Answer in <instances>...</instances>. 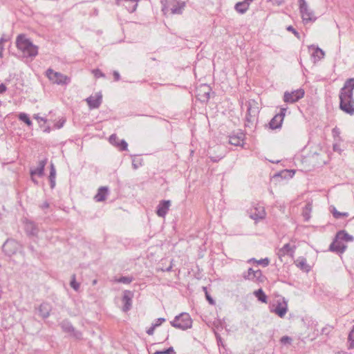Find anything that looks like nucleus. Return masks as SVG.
I'll return each instance as SVG.
<instances>
[{
    "instance_id": "1",
    "label": "nucleus",
    "mask_w": 354,
    "mask_h": 354,
    "mask_svg": "<svg viewBox=\"0 0 354 354\" xmlns=\"http://www.w3.org/2000/svg\"><path fill=\"white\" fill-rule=\"evenodd\" d=\"M354 77L348 79L339 91V108L351 115H354Z\"/></svg>"
},
{
    "instance_id": "2",
    "label": "nucleus",
    "mask_w": 354,
    "mask_h": 354,
    "mask_svg": "<svg viewBox=\"0 0 354 354\" xmlns=\"http://www.w3.org/2000/svg\"><path fill=\"white\" fill-rule=\"evenodd\" d=\"M247 113L245 115V127H251L257 120L259 113L258 103L254 100H250L246 102Z\"/></svg>"
},
{
    "instance_id": "3",
    "label": "nucleus",
    "mask_w": 354,
    "mask_h": 354,
    "mask_svg": "<svg viewBox=\"0 0 354 354\" xmlns=\"http://www.w3.org/2000/svg\"><path fill=\"white\" fill-rule=\"evenodd\" d=\"M171 325L178 329L185 330L192 326V319L187 313H182L170 322Z\"/></svg>"
},
{
    "instance_id": "4",
    "label": "nucleus",
    "mask_w": 354,
    "mask_h": 354,
    "mask_svg": "<svg viewBox=\"0 0 354 354\" xmlns=\"http://www.w3.org/2000/svg\"><path fill=\"white\" fill-rule=\"evenodd\" d=\"M38 55V46L33 44L30 39L24 37V59L32 61Z\"/></svg>"
},
{
    "instance_id": "5",
    "label": "nucleus",
    "mask_w": 354,
    "mask_h": 354,
    "mask_svg": "<svg viewBox=\"0 0 354 354\" xmlns=\"http://www.w3.org/2000/svg\"><path fill=\"white\" fill-rule=\"evenodd\" d=\"M299 5L302 20L305 24L316 20L313 11L309 8L306 0H299Z\"/></svg>"
},
{
    "instance_id": "6",
    "label": "nucleus",
    "mask_w": 354,
    "mask_h": 354,
    "mask_svg": "<svg viewBox=\"0 0 354 354\" xmlns=\"http://www.w3.org/2000/svg\"><path fill=\"white\" fill-rule=\"evenodd\" d=\"M46 75L51 82L57 84H66L69 82V79L66 75L55 72L51 68L46 71Z\"/></svg>"
},
{
    "instance_id": "7",
    "label": "nucleus",
    "mask_w": 354,
    "mask_h": 354,
    "mask_svg": "<svg viewBox=\"0 0 354 354\" xmlns=\"http://www.w3.org/2000/svg\"><path fill=\"white\" fill-rule=\"evenodd\" d=\"M270 311L280 317H283L288 311L287 301L284 298L278 299L276 304H272L270 307Z\"/></svg>"
},
{
    "instance_id": "8",
    "label": "nucleus",
    "mask_w": 354,
    "mask_h": 354,
    "mask_svg": "<svg viewBox=\"0 0 354 354\" xmlns=\"http://www.w3.org/2000/svg\"><path fill=\"white\" fill-rule=\"evenodd\" d=\"M167 6H164L162 8V11L166 12L168 10L169 6H171L170 10L171 12L173 15H180L182 14L183 10L185 6V3L184 2L176 1V0H166Z\"/></svg>"
},
{
    "instance_id": "9",
    "label": "nucleus",
    "mask_w": 354,
    "mask_h": 354,
    "mask_svg": "<svg viewBox=\"0 0 354 354\" xmlns=\"http://www.w3.org/2000/svg\"><path fill=\"white\" fill-rule=\"evenodd\" d=\"M59 325L64 332L68 333L71 336L75 337V339H82V333L80 331L77 330L68 320H63L59 324Z\"/></svg>"
},
{
    "instance_id": "10",
    "label": "nucleus",
    "mask_w": 354,
    "mask_h": 354,
    "mask_svg": "<svg viewBox=\"0 0 354 354\" xmlns=\"http://www.w3.org/2000/svg\"><path fill=\"white\" fill-rule=\"evenodd\" d=\"M243 277L246 280L256 282H263L265 279V277L263 275L261 270H254L252 268H250L247 272L243 274Z\"/></svg>"
},
{
    "instance_id": "11",
    "label": "nucleus",
    "mask_w": 354,
    "mask_h": 354,
    "mask_svg": "<svg viewBox=\"0 0 354 354\" xmlns=\"http://www.w3.org/2000/svg\"><path fill=\"white\" fill-rule=\"evenodd\" d=\"M20 244L14 239H8L2 246L3 252L8 256L15 254L20 248Z\"/></svg>"
},
{
    "instance_id": "12",
    "label": "nucleus",
    "mask_w": 354,
    "mask_h": 354,
    "mask_svg": "<svg viewBox=\"0 0 354 354\" xmlns=\"http://www.w3.org/2000/svg\"><path fill=\"white\" fill-rule=\"evenodd\" d=\"M304 96V91L301 88L293 91L292 92H285L283 100L287 103H294L301 99Z\"/></svg>"
},
{
    "instance_id": "13",
    "label": "nucleus",
    "mask_w": 354,
    "mask_h": 354,
    "mask_svg": "<svg viewBox=\"0 0 354 354\" xmlns=\"http://www.w3.org/2000/svg\"><path fill=\"white\" fill-rule=\"evenodd\" d=\"M286 108H281L280 113L275 115L269 122L270 128L272 129H276L281 128L282 122L283 121L284 116L286 112Z\"/></svg>"
},
{
    "instance_id": "14",
    "label": "nucleus",
    "mask_w": 354,
    "mask_h": 354,
    "mask_svg": "<svg viewBox=\"0 0 354 354\" xmlns=\"http://www.w3.org/2000/svg\"><path fill=\"white\" fill-rule=\"evenodd\" d=\"M24 229L28 237L31 239H35L37 237L39 229L34 222L29 221H26V222L24 221Z\"/></svg>"
},
{
    "instance_id": "15",
    "label": "nucleus",
    "mask_w": 354,
    "mask_h": 354,
    "mask_svg": "<svg viewBox=\"0 0 354 354\" xmlns=\"http://www.w3.org/2000/svg\"><path fill=\"white\" fill-rule=\"evenodd\" d=\"M266 216L264 207L259 204L254 205L250 209V218L253 220L263 219Z\"/></svg>"
},
{
    "instance_id": "16",
    "label": "nucleus",
    "mask_w": 354,
    "mask_h": 354,
    "mask_svg": "<svg viewBox=\"0 0 354 354\" xmlns=\"http://www.w3.org/2000/svg\"><path fill=\"white\" fill-rule=\"evenodd\" d=\"M346 248V245L339 239H337V235H335V239L329 246V251L338 254H342L344 252Z\"/></svg>"
},
{
    "instance_id": "17",
    "label": "nucleus",
    "mask_w": 354,
    "mask_h": 354,
    "mask_svg": "<svg viewBox=\"0 0 354 354\" xmlns=\"http://www.w3.org/2000/svg\"><path fill=\"white\" fill-rule=\"evenodd\" d=\"M171 205L169 200H162L160 201L156 208V214L158 216L164 218L169 211Z\"/></svg>"
},
{
    "instance_id": "18",
    "label": "nucleus",
    "mask_w": 354,
    "mask_h": 354,
    "mask_svg": "<svg viewBox=\"0 0 354 354\" xmlns=\"http://www.w3.org/2000/svg\"><path fill=\"white\" fill-rule=\"evenodd\" d=\"M295 246L292 247L290 243L285 244L281 248H280L277 254L280 260L282 261V257L286 255H289L293 257L295 253Z\"/></svg>"
},
{
    "instance_id": "19",
    "label": "nucleus",
    "mask_w": 354,
    "mask_h": 354,
    "mask_svg": "<svg viewBox=\"0 0 354 354\" xmlns=\"http://www.w3.org/2000/svg\"><path fill=\"white\" fill-rule=\"evenodd\" d=\"M139 0H116L118 6H124L129 12H133L138 6Z\"/></svg>"
},
{
    "instance_id": "20",
    "label": "nucleus",
    "mask_w": 354,
    "mask_h": 354,
    "mask_svg": "<svg viewBox=\"0 0 354 354\" xmlns=\"http://www.w3.org/2000/svg\"><path fill=\"white\" fill-rule=\"evenodd\" d=\"M133 297V294L130 290H125L122 297V310L124 312L129 311L131 308L132 304V298Z\"/></svg>"
},
{
    "instance_id": "21",
    "label": "nucleus",
    "mask_w": 354,
    "mask_h": 354,
    "mask_svg": "<svg viewBox=\"0 0 354 354\" xmlns=\"http://www.w3.org/2000/svg\"><path fill=\"white\" fill-rule=\"evenodd\" d=\"M109 142L113 145L118 147L120 151L127 150V142L124 140H119L115 134H112L109 137Z\"/></svg>"
},
{
    "instance_id": "22",
    "label": "nucleus",
    "mask_w": 354,
    "mask_h": 354,
    "mask_svg": "<svg viewBox=\"0 0 354 354\" xmlns=\"http://www.w3.org/2000/svg\"><path fill=\"white\" fill-rule=\"evenodd\" d=\"M245 135L240 132L236 135H231L229 136V143L234 146H241L243 143Z\"/></svg>"
},
{
    "instance_id": "23",
    "label": "nucleus",
    "mask_w": 354,
    "mask_h": 354,
    "mask_svg": "<svg viewBox=\"0 0 354 354\" xmlns=\"http://www.w3.org/2000/svg\"><path fill=\"white\" fill-rule=\"evenodd\" d=\"M86 102L90 109H97L102 103V95L90 96L86 99Z\"/></svg>"
},
{
    "instance_id": "24",
    "label": "nucleus",
    "mask_w": 354,
    "mask_h": 354,
    "mask_svg": "<svg viewBox=\"0 0 354 354\" xmlns=\"http://www.w3.org/2000/svg\"><path fill=\"white\" fill-rule=\"evenodd\" d=\"M46 164V160H41L39 162L36 168L30 169V176H42L44 175V167Z\"/></svg>"
},
{
    "instance_id": "25",
    "label": "nucleus",
    "mask_w": 354,
    "mask_h": 354,
    "mask_svg": "<svg viewBox=\"0 0 354 354\" xmlns=\"http://www.w3.org/2000/svg\"><path fill=\"white\" fill-rule=\"evenodd\" d=\"M38 310H39V315L42 318L45 319L49 316L50 312L51 310V307H50V304L48 303H42L39 306Z\"/></svg>"
},
{
    "instance_id": "26",
    "label": "nucleus",
    "mask_w": 354,
    "mask_h": 354,
    "mask_svg": "<svg viewBox=\"0 0 354 354\" xmlns=\"http://www.w3.org/2000/svg\"><path fill=\"white\" fill-rule=\"evenodd\" d=\"M109 194V189L107 187H101L99 188L97 194L95 196V199L97 202H102L105 201Z\"/></svg>"
},
{
    "instance_id": "27",
    "label": "nucleus",
    "mask_w": 354,
    "mask_h": 354,
    "mask_svg": "<svg viewBox=\"0 0 354 354\" xmlns=\"http://www.w3.org/2000/svg\"><path fill=\"white\" fill-rule=\"evenodd\" d=\"M337 239H339L341 241L350 242L354 240L353 236L348 234L345 230H340L337 234Z\"/></svg>"
},
{
    "instance_id": "28",
    "label": "nucleus",
    "mask_w": 354,
    "mask_h": 354,
    "mask_svg": "<svg viewBox=\"0 0 354 354\" xmlns=\"http://www.w3.org/2000/svg\"><path fill=\"white\" fill-rule=\"evenodd\" d=\"M249 8V2L246 1H242V2H238L235 5V9L239 13H245Z\"/></svg>"
},
{
    "instance_id": "29",
    "label": "nucleus",
    "mask_w": 354,
    "mask_h": 354,
    "mask_svg": "<svg viewBox=\"0 0 354 354\" xmlns=\"http://www.w3.org/2000/svg\"><path fill=\"white\" fill-rule=\"evenodd\" d=\"M296 265L297 267H299L301 270L309 271L310 267L307 264L306 259L304 257L299 258L296 261Z\"/></svg>"
},
{
    "instance_id": "30",
    "label": "nucleus",
    "mask_w": 354,
    "mask_h": 354,
    "mask_svg": "<svg viewBox=\"0 0 354 354\" xmlns=\"http://www.w3.org/2000/svg\"><path fill=\"white\" fill-rule=\"evenodd\" d=\"M254 295L256 296V297L258 299L259 301L266 303L267 302V296L263 291L261 288L255 290L254 292Z\"/></svg>"
},
{
    "instance_id": "31",
    "label": "nucleus",
    "mask_w": 354,
    "mask_h": 354,
    "mask_svg": "<svg viewBox=\"0 0 354 354\" xmlns=\"http://www.w3.org/2000/svg\"><path fill=\"white\" fill-rule=\"evenodd\" d=\"M333 217L336 219H338L341 217H348V212H340L336 209L335 207H333L330 210Z\"/></svg>"
},
{
    "instance_id": "32",
    "label": "nucleus",
    "mask_w": 354,
    "mask_h": 354,
    "mask_svg": "<svg viewBox=\"0 0 354 354\" xmlns=\"http://www.w3.org/2000/svg\"><path fill=\"white\" fill-rule=\"evenodd\" d=\"M313 56L315 58H317L318 60H320L321 59H322L324 57V52L319 47H317L315 49L314 52L313 53Z\"/></svg>"
},
{
    "instance_id": "33",
    "label": "nucleus",
    "mask_w": 354,
    "mask_h": 354,
    "mask_svg": "<svg viewBox=\"0 0 354 354\" xmlns=\"http://www.w3.org/2000/svg\"><path fill=\"white\" fill-rule=\"evenodd\" d=\"M348 342H350L349 348H354V326L348 337Z\"/></svg>"
},
{
    "instance_id": "34",
    "label": "nucleus",
    "mask_w": 354,
    "mask_h": 354,
    "mask_svg": "<svg viewBox=\"0 0 354 354\" xmlns=\"http://www.w3.org/2000/svg\"><path fill=\"white\" fill-rule=\"evenodd\" d=\"M132 280L133 278L131 277H121L119 279H116V281L118 283L129 284L132 281Z\"/></svg>"
},
{
    "instance_id": "35",
    "label": "nucleus",
    "mask_w": 354,
    "mask_h": 354,
    "mask_svg": "<svg viewBox=\"0 0 354 354\" xmlns=\"http://www.w3.org/2000/svg\"><path fill=\"white\" fill-rule=\"evenodd\" d=\"M175 351L172 346L163 351H157L153 354H175Z\"/></svg>"
},
{
    "instance_id": "36",
    "label": "nucleus",
    "mask_w": 354,
    "mask_h": 354,
    "mask_svg": "<svg viewBox=\"0 0 354 354\" xmlns=\"http://www.w3.org/2000/svg\"><path fill=\"white\" fill-rule=\"evenodd\" d=\"M70 285L76 291L78 290L79 288H80V283H78L77 281H76V279H75V274H73L72 276V279H71V283H70Z\"/></svg>"
},
{
    "instance_id": "37",
    "label": "nucleus",
    "mask_w": 354,
    "mask_h": 354,
    "mask_svg": "<svg viewBox=\"0 0 354 354\" xmlns=\"http://www.w3.org/2000/svg\"><path fill=\"white\" fill-rule=\"evenodd\" d=\"M332 134L335 139L340 140V130L337 127H335L332 130Z\"/></svg>"
},
{
    "instance_id": "38",
    "label": "nucleus",
    "mask_w": 354,
    "mask_h": 354,
    "mask_svg": "<svg viewBox=\"0 0 354 354\" xmlns=\"http://www.w3.org/2000/svg\"><path fill=\"white\" fill-rule=\"evenodd\" d=\"M56 176V170L54 165L53 163L50 164V175L49 179H55Z\"/></svg>"
},
{
    "instance_id": "39",
    "label": "nucleus",
    "mask_w": 354,
    "mask_h": 354,
    "mask_svg": "<svg viewBox=\"0 0 354 354\" xmlns=\"http://www.w3.org/2000/svg\"><path fill=\"white\" fill-rule=\"evenodd\" d=\"M310 209H308V205L306 206L305 209L303 211V216L304 217L305 221H308L310 218Z\"/></svg>"
},
{
    "instance_id": "40",
    "label": "nucleus",
    "mask_w": 354,
    "mask_h": 354,
    "mask_svg": "<svg viewBox=\"0 0 354 354\" xmlns=\"http://www.w3.org/2000/svg\"><path fill=\"white\" fill-rule=\"evenodd\" d=\"M201 88L204 89V97L208 100L209 98L210 88L206 85L201 86Z\"/></svg>"
},
{
    "instance_id": "41",
    "label": "nucleus",
    "mask_w": 354,
    "mask_h": 354,
    "mask_svg": "<svg viewBox=\"0 0 354 354\" xmlns=\"http://www.w3.org/2000/svg\"><path fill=\"white\" fill-rule=\"evenodd\" d=\"M16 44L19 50H22V34H19L16 40Z\"/></svg>"
},
{
    "instance_id": "42",
    "label": "nucleus",
    "mask_w": 354,
    "mask_h": 354,
    "mask_svg": "<svg viewBox=\"0 0 354 354\" xmlns=\"http://www.w3.org/2000/svg\"><path fill=\"white\" fill-rule=\"evenodd\" d=\"M258 264L262 265L263 267H266L270 263V260L268 258L261 259L257 261Z\"/></svg>"
},
{
    "instance_id": "43",
    "label": "nucleus",
    "mask_w": 354,
    "mask_h": 354,
    "mask_svg": "<svg viewBox=\"0 0 354 354\" xmlns=\"http://www.w3.org/2000/svg\"><path fill=\"white\" fill-rule=\"evenodd\" d=\"M65 122L66 120L64 118H61L57 123L55 124V128L57 129H61L64 126Z\"/></svg>"
},
{
    "instance_id": "44",
    "label": "nucleus",
    "mask_w": 354,
    "mask_h": 354,
    "mask_svg": "<svg viewBox=\"0 0 354 354\" xmlns=\"http://www.w3.org/2000/svg\"><path fill=\"white\" fill-rule=\"evenodd\" d=\"M286 30L288 31L292 32V33H293L298 39L300 38L299 33L292 26H288Z\"/></svg>"
},
{
    "instance_id": "45",
    "label": "nucleus",
    "mask_w": 354,
    "mask_h": 354,
    "mask_svg": "<svg viewBox=\"0 0 354 354\" xmlns=\"http://www.w3.org/2000/svg\"><path fill=\"white\" fill-rule=\"evenodd\" d=\"M292 339L288 336H283L281 338V342L282 344H290Z\"/></svg>"
},
{
    "instance_id": "46",
    "label": "nucleus",
    "mask_w": 354,
    "mask_h": 354,
    "mask_svg": "<svg viewBox=\"0 0 354 354\" xmlns=\"http://www.w3.org/2000/svg\"><path fill=\"white\" fill-rule=\"evenodd\" d=\"M157 328L153 324H151V327L147 330V333L149 335H152L154 333V330Z\"/></svg>"
},
{
    "instance_id": "47",
    "label": "nucleus",
    "mask_w": 354,
    "mask_h": 354,
    "mask_svg": "<svg viewBox=\"0 0 354 354\" xmlns=\"http://www.w3.org/2000/svg\"><path fill=\"white\" fill-rule=\"evenodd\" d=\"M24 123H26L29 127L32 124L31 120L26 113H24Z\"/></svg>"
},
{
    "instance_id": "48",
    "label": "nucleus",
    "mask_w": 354,
    "mask_h": 354,
    "mask_svg": "<svg viewBox=\"0 0 354 354\" xmlns=\"http://www.w3.org/2000/svg\"><path fill=\"white\" fill-rule=\"evenodd\" d=\"M93 73L95 77H96L104 76V74L99 69L93 70Z\"/></svg>"
},
{
    "instance_id": "49",
    "label": "nucleus",
    "mask_w": 354,
    "mask_h": 354,
    "mask_svg": "<svg viewBox=\"0 0 354 354\" xmlns=\"http://www.w3.org/2000/svg\"><path fill=\"white\" fill-rule=\"evenodd\" d=\"M142 165L141 162L140 161H137L135 159H133L132 160V166L134 169H137L139 167Z\"/></svg>"
},
{
    "instance_id": "50",
    "label": "nucleus",
    "mask_w": 354,
    "mask_h": 354,
    "mask_svg": "<svg viewBox=\"0 0 354 354\" xmlns=\"http://www.w3.org/2000/svg\"><path fill=\"white\" fill-rule=\"evenodd\" d=\"M165 322V318H162V317H160V318H158L156 320V322L153 323V324L158 327L159 326H160L163 322Z\"/></svg>"
},
{
    "instance_id": "51",
    "label": "nucleus",
    "mask_w": 354,
    "mask_h": 354,
    "mask_svg": "<svg viewBox=\"0 0 354 354\" xmlns=\"http://www.w3.org/2000/svg\"><path fill=\"white\" fill-rule=\"evenodd\" d=\"M205 297L210 304L214 305L215 304L214 300L212 299V297L209 295L207 292H206Z\"/></svg>"
},
{
    "instance_id": "52",
    "label": "nucleus",
    "mask_w": 354,
    "mask_h": 354,
    "mask_svg": "<svg viewBox=\"0 0 354 354\" xmlns=\"http://www.w3.org/2000/svg\"><path fill=\"white\" fill-rule=\"evenodd\" d=\"M113 75L115 81H119L120 80V73L117 71H113Z\"/></svg>"
},
{
    "instance_id": "53",
    "label": "nucleus",
    "mask_w": 354,
    "mask_h": 354,
    "mask_svg": "<svg viewBox=\"0 0 354 354\" xmlns=\"http://www.w3.org/2000/svg\"><path fill=\"white\" fill-rule=\"evenodd\" d=\"M274 5L279 6L282 4L285 0H270Z\"/></svg>"
},
{
    "instance_id": "54",
    "label": "nucleus",
    "mask_w": 354,
    "mask_h": 354,
    "mask_svg": "<svg viewBox=\"0 0 354 354\" xmlns=\"http://www.w3.org/2000/svg\"><path fill=\"white\" fill-rule=\"evenodd\" d=\"M333 148L335 151H337V152L340 153L342 151L340 149L339 145L337 143L334 144Z\"/></svg>"
},
{
    "instance_id": "55",
    "label": "nucleus",
    "mask_w": 354,
    "mask_h": 354,
    "mask_svg": "<svg viewBox=\"0 0 354 354\" xmlns=\"http://www.w3.org/2000/svg\"><path fill=\"white\" fill-rule=\"evenodd\" d=\"M4 39L3 38H1L0 39V57H2V55H3V45H2V43L4 41Z\"/></svg>"
},
{
    "instance_id": "56",
    "label": "nucleus",
    "mask_w": 354,
    "mask_h": 354,
    "mask_svg": "<svg viewBox=\"0 0 354 354\" xmlns=\"http://www.w3.org/2000/svg\"><path fill=\"white\" fill-rule=\"evenodd\" d=\"M50 206L49 203L47 202V201H45L41 205H40V207L42 209H47Z\"/></svg>"
},
{
    "instance_id": "57",
    "label": "nucleus",
    "mask_w": 354,
    "mask_h": 354,
    "mask_svg": "<svg viewBox=\"0 0 354 354\" xmlns=\"http://www.w3.org/2000/svg\"><path fill=\"white\" fill-rule=\"evenodd\" d=\"M172 268H173V264H172V261H171V264L169 267L166 268L165 269L162 268L161 270L163 272H170V271H171Z\"/></svg>"
},
{
    "instance_id": "58",
    "label": "nucleus",
    "mask_w": 354,
    "mask_h": 354,
    "mask_svg": "<svg viewBox=\"0 0 354 354\" xmlns=\"http://www.w3.org/2000/svg\"><path fill=\"white\" fill-rule=\"evenodd\" d=\"M6 91V86L4 84H0V93H3Z\"/></svg>"
},
{
    "instance_id": "59",
    "label": "nucleus",
    "mask_w": 354,
    "mask_h": 354,
    "mask_svg": "<svg viewBox=\"0 0 354 354\" xmlns=\"http://www.w3.org/2000/svg\"><path fill=\"white\" fill-rule=\"evenodd\" d=\"M33 118H34L35 119H36V120L38 121V122H39L40 121H43V122H46V120H45V119H44L43 118H41V117L38 116L37 115H34Z\"/></svg>"
},
{
    "instance_id": "60",
    "label": "nucleus",
    "mask_w": 354,
    "mask_h": 354,
    "mask_svg": "<svg viewBox=\"0 0 354 354\" xmlns=\"http://www.w3.org/2000/svg\"><path fill=\"white\" fill-rule=\"evenodd\" d=\"M33 118H34L35 119H36V120L38 121V122H39L40 121H43V122H46V120H45V119H44L43 118H41V117L38 116L37 115H34Z\"/></svg>"
},
{
    "instance_id": "61",
    "label": "nucleus",
    "mask_w": 354,
    "mask_h": 354,
    "mask_svg": "<svg viewBox=\"0 0 354 354\" xmlns=\"http://www.w3.org/2000/svg\"><path fill=\"white\" fill-rule=\"evenodd\" d=\"M50 183V187L53 189L55 185V179H49Z\"/></svg>"
},
{
    "instance_id": "62",
    "label": "nucleus",
    "mask_w": 354,
    "mask_h": 354,
    "mask_svg": "<svg viewBox=\"0 0 354 354\" xmlns=\"http://www.w3.org/2000/svg\"><path fill=\"white\" fill-rule=\"evenodd\" d=\"M282 173H291L292 174L290 175V176L292 177V175L295 174V171L292 170H285Z\"/></svg>"
},
{
    "instance_id": "63",
    "label": "nucleus",
    "mask_w": 354,
    "mask_h": 354,
    "mask_svg": "<svg viewBox=\"0 0 354 354\" xmlns=\"http://www.w3.org/2000/svg\"><path fill=\"white\" fill-rule=\"evenodd\" d=\"M31 180H32V182H34L35 184H37L38 182L37 180L35 178V176H31Z\"/></svg>"
},
{
    "instance_id": "64",
    "label": "nucleus",
    "mask_w": 354,
    "mask_h": 354,
    "mask_svg": "<svg viewBox=\"0 0 354 354\" xmlns=\"http://www.w3.org/2000/svg\"><path fill=\"white\" fill-rule=\"evenodd\" d=\"M17 117L19 120L22 121V113H18Z\"/></svg>"
}]
</instances>
